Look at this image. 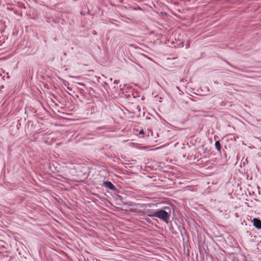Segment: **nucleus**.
Here are the masks:
<instances>
[{
	"label": "nucleus",
	"instance_id": "nucleus-1",
	"mask_svg": "<svg viewBox=\"0 0 261 261\" xmlns=\"http://www.w3.org/2000/svg\"><path fill=\"white\" fill-rule=\"evenodd\" d=\"M169 210V212L161 209L154 212L152 214H147L149 217H154L159 218L167 224L169 223V220L170 217V210L169 207L166 208Z\"/></svg>",
	"mask_w": 261,
	"mask_h": 261
},
{
	"label": "nucleus",
	"instance_id": "nucleus-2",
	"mask_svg": "<svg viewBox=\"0 0 261 261\" xmlns=\"http://www.w3.org/2000/svg\"><path fill=\"white\" fill-rule=\"evenodd\" d=\"M251 222L256 229H261V220L259 218H254Z\"/></svg>",
	"mask_w": 261,
	"mask_h": 261
},
{
	"label": "nucleus",
	"instance_id": "nucleus-3",
	"mask_svg": "<svg viewBox=\"0 0 261 261\" xmlns=\"http://www.w3.org/2000/svg\"><path fill=\"white\" fill-rule=\"evenodd\" d=\"M103 185L105 187H107V188L109 189L110 190H111L113 191H117V189L116 187L110 181H107L103 182Z\"/></svg>",
	"mask_w": 261,
	"mask_h": 261
},
{
	"label": "nucleus",
	"instance_id": "nucleus-4",
	"mask_svg": "<svg viewBox=\"0 0 261 261\" xmlns=\"http://www.w3.org/2000/svg\"><path fill=\"white\" fill-rule=\"evenodd\" d=\"M215 145L216 149L218 151L220 152L221 150V145L220 141H216Z\"/></svg>",
	"mask_w": 261,
	"mask_h": 261
},
{
	"label": "nucleus",
	"instance_id": "nucleus-5",
	"mask_svg": "<svg viewBox=\"0 0 261 261\" xmlns=\"http://www.w3.org/2000/svg\"><path fill=\"white\" fill-rule=\"evenodd\" d=\"M227 64H228L229 66H230L231 67H232L233 68H234V69H236V70H239V71H243V70H242L241 68H239L238 67L236 66H233V65H232L230 64L229 63H228V62L227 63Z\"/></svg>",
	"mask_w": 261,
	"mask_h": 261
},
{
	"label": "nucleus",
	"instance_id": "nucleus-6",
	"mask_svg": "<svg viewBox=\"0 0 261 261\" xmlns=\"http://www.w3.org/2000/svg\"><path fill=\"white\" fill-rule=\"evenodd\" d=\"M145 133L144 132V131L143 129L140 130L139 132V134L141 135H145Z\"/></svg>",
	"mask_w": 261,
	"mask_h": 261
},
{
	"label": "nucleus",
	"instance_id": "nucleus-7",
	"mask_svg": "<svg viewBox=\"0 0 261 261\" xmlns=\"http://www.w3.org/2000/svg\"><path fill=\"white\" fill-rule=\"evenodd\" d=\"M246 233L250 236L252 237L251 236V232L249 231H247Z\"/></svg>",
	"mask_w": 261,
	"mask_h": 261
},
{
	"label": "nucleus",
	"instance_id": "nucleus-8",
	"mask_svg": "<svg viewBox=\"0 0 261 261\" xmlns=\"http://www.w3.org/2000/svg\"><path fill=\"white\" fill-rule=\"evenodd\" d=\"M153 212H152V211H149L148 212H147V214H152Z\"/></svg>",
	"mask_w": 261,
	"mask_h": 261
},
{
	"label": "nucleus",
	"instance_id": "nucleus-9",
	"mask_svg": "<svg viewBox=\"0 0 261 261\" xmlns=\"http://www.w3.org/2000/svg\"><path fill=\"white\" fill-rule=\"evenodd\" d=\"M145 220L147 221V222H148V223H150L151 222V220L150 219H149V218H146Z\"/></svg>",
	"mask_w": 261,
	"mask_h": 261
},
{
	"label": "nucleus",
	"instance_id": "nucleus-10",
	"mask_svg": "<svg viewBox=\"0 0 261 261\" xmlns=\"http://www.w3.org/2000/svg\"><path fill=\"white\" fill-rule=\"evenodd\" d=\"M119 83V81L115 80L114 83L116 84H118V83Z\"/></svg>",
	"mask_w": 261,
	"mask_h": 261
},
{
	"label": "nucleus",
	"instance_id": "nucleus-11",
	"mask_svg": "<svg viewBox=\"0 0 261 261\" xmlns=\"http://www.w3.org/2000/svg\"><path fill=\"white\" fill-rule=\"evenodd\" d=\"M147 119H150V118H146Z\"/></svg>",
	"mask_w": 261,
	"mask_h": 261
},
{
	"label": "nucleus",
	"instance_id": "nucleus-12",
	"mask_svg": "<svg viewBox=\"0 0 261 261\" xmlns=\"http://www.w3.org/2000/svg\"><path fill=\"white\" fill-rule=\"evenodd\" d=\"M260 97H261V95H260Z\"/></svg>",
	"mask_w": 261,
	"mask_h": 261
}]
</instances>
